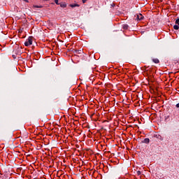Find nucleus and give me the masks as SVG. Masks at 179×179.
<instances>
[{
	"instance_id": "obj_13",
	"label": "nucleus",
	"mask_w": 179,
	"mask_h": 179,
	"mask_svg": "<svg viewBox=\"0 0 179 179\" xmlns=\"http://www.w3.org/2000/svg\"><path fill=\"white\" fill-rule=\"evenodd\" d=\"M142 174V172L141 171H137V176H141Z\"/></svg>"
},
{
	"instance_id": "obj_9",
	"label": "nucleus",
	"mask_w": 179,
	"mask_h": 179,
	"mask_svg": "<svg viewBox=\"0 0 179 179\" xmlns=\"http://www.w3.org/2000/svg\"><path fill=\"white\" fill-rule=\"evenodd\" d=\"M122 27H123L124 30H128L129 26H128V24H124L122 25Z\"/></svg>"
},
{
	"instance_id": "obj_19",
	"label": "nucleus",
	"mask_w": 179,
	"mask_h": 179,
	"mask_svg": "<svg viewBox=\"0 0 179 179\" xmlns=\"http://www.w3.org/2000/svg\"><path fill=\"white\" fill-rule=\"evenodd\" d=\"M176 107H177V108H179V103L176 104Z\"/></svg>"
},
{
	"instance_id": "obj_2",
	"label": "nucleus",
	"mask_w": 179,
	"mask_h": 179,
	"mask_svg": "<svg viewBox=\"0 0 179 179\" xmlns=\"http://www.w3.org/2000/svg\"><path fill=\"white\" fill-rule=\"evenodd\" d=\"M33 44V37L29 36L26 42H24L25 47H29V45H31Z\"/></svg>"
},
{
	"instance_id": "obj_17",
	"label": "nucleus",
	"mask_w": 179,
	"mask_h": 179,
	"mask_svg": "<svg viewBox=\"0 0 179 179\" xmlns=\"http://www.w3.org/2000/svg\"><path fill=\"white\" fill-rule=\"evenodd\" d=\"M35 8H42V6H36Z\"/></svg>"
},
{
	"instance_id": "obj_11",
	"label": "nucleus",
	"mask_w": 179,
	"mask_h": 179,
	"mask_svg": "<svg viewBox=\"0 0 179 179\" xmlns=\"http://www.w3.org/2000/svg\"><path fill=\"white\" fill-rule=\"evenodd\" d=\"M173 29H174L175 30H178V29H179L178 25H177V24L174 25V26H173Z\"/></svg>"
},
{
	"instance_id": "obj_18",
	"label": "nucleus",
	"mask_w": 179,
	"mask_h": 179,
	"mask_svg": "<svg viewBox=\"0 0 179 179\" xmlns=\"http://www.w3.org/2000/svg\"><path fill=\"white\" fill-rule=\"evenodd\" d=\"M22 29H20L18 31V33H22Z\"/></svg>"
},
{
	"instance_id": "obj_21",
	"label": "nucleus",
	"mask_w": 179,
	"mask_h": 179,
	"mask_svg": "<svg viewBox=\"0 0 179 179\" xmlns=\"http://www.w3.org/2000/svg\"><path fill=\"white\" fill-rule=\"evenodd\" d=\"M23 1H24V2L29 3V0H23Z\"/></svg>"
},
{
	"instance_id": "obj_6",
	"label": "nucleus",
	"mask_w": 179,
	"mask_h": 179,
	"mask_svg": "<svg viewBox=\"0 0 179 179\" xmlns=\"http://www.w3.org/2000/svg\"><path fill=\"white\" fill-rule=\"evenodd\" d=\"M169 22H175V23H179V18L178 17H177L176 19L173 18L172 20Z\"/></svg>"
},
{
	"instance_id": "obj_4",
	"label": "nucleus",
	"mask_w": 179,
	"mask_h": 179,
	"mask_svg": "<svg viewBox=\"0 0 179 179\" xmlns=\"http://www.w3.org/2000/svg\"><path fill=\"white\" fill-rule=\"evenodd\" d=\"M74 52L76 53V54H83V50H74Z\"/></svg>"
},
{
	"instance_id": "obj_14",
	"label": "nucleus",
	"mask_w": 179,
	"mask_h": 179,
	"mask_svg": "<svg viewBox=\"0 0 179 179\" xmlns=\"http://www.w3.org/2000/svg\"><path fill=\"white\" fill-rule=\"evenodd\" d=\"M3 29H5V25H3V27L0 26V31L1 30H3Z\"/></svg>"
},
{
	"instance_id": "obj_1",
	"label": "nucleus",
	"mask_w": 179,
	"mask_h": 179,
	"mask_svg": "<svg viewBox=\"0 0 179 179\" xmlns=\"http://www.w3.org/2000/svg\"><path fill=\"white\" fill-rule=\"evenodd\" d=\"M144 19H145V17L141 13L136 14L134 16V20H136L137 22H141V21L143 20Z\"/></svg>"
},
{
	"instance_id": "obj_22",
	"label": "nucleus",
	"mask_w": 179,
	"mask_h": 179,
	"mask_svg": "<svg viewBox=\"0 0 179 179\" xmlns=\"http://www.w3.org/2000/svg\"><path fill=\"white\" fill-rule=\"evenodd\" d=\"M52 26H54V24H51Z\"/></svg>"
},
{
	"instance_id": "obj_20",
	"label": "nucleus",
	"mask_w": 179,
	"mask_h": 179,
	"mask_svg": "<svg viewBox=\"0 0 179 179\" xmlns=\"http://www.w3.org/2000/svg\"><path fill=\"white\" fill-rule=\"evenodd\" d=\"M111 6L114 7V6H115V4H114V3H113V4H111Z\"/></svg>"
},
{
	"instance_id": "obj_16",
	"label": "nucleus",
	"mask_w": 179,
	"mask_h": 179,
	"mask_svg": "<svg viewBox=\"0 0 179 179\" xmlns=\"http://www.w3.org/2000/svg\"><path fill=\"white\" fill-rule=\"evenodd\" d=\"M83 1V3H86V2L87 1V0H82Z\"/></svg>"
},
{
	"instance_id": "obj_3",
	"label": "nucleus",
	"mask_w": 179,
	"mask_h": 179,
	"mask_svg": "<svg viewBox=\"0 0 179 179\" xmlns=\"http://www.w3.org/2000/svg\"><path fill=\"white\" fill-rule=\"evenodd\" d=\"M78 27H80L81 29H85V27H83L82 25H79V24H73V30H76V29H78Z\"/></svg>"
},
{
	"instance_id": "obj_10",
	"label": "nucleus",
	"mask_w": 179,
	"mask_h": 179,
	"mask_svg": "<svg viewBox=\"0 0 179 179\" xmlns=\"http://www.w3.org/2000/svg\"><path fill=\"white\" fill-rule=\"evenodd\" d=\"M71 8H76V6H79V4H71Z\"/></svg>"
},
{
	"instance_id": "obj_23",
	"label": "nucleus",
	"mask_w": 179,
	"mask_h": 179,
	"mask_svg": "<svg viewBox=\"0 0 179 179\" xmlns=\"http://www.w3.org/2000/svg\"><path fill=\"white\" fill-rule=\"evenodd\" d=\"M178 24L179 25V23H178Z\"/></svg>"
},
{
	"instance_id": "obj_15",
	"label": "nucleus",
	"mask_w": 179,
	"mask_h": 179,
	"mask_svg": "<svg viewBox=\"0 0 179 179\" xmlns=\"http://www.w3.org/2000/svg\"><path fill=\"white\" fill-rule=\"evenodd\" d=\"M55 4L56 5H59V1L58 0H55Z\"/></svg>"
},
{
	"instance_id": "obj_7",
	"label": "nucleus",
	"mask_w": 179,
	"mask_h": 179,
	"mask_svg": "<svg viewBox=\"0 0 179 179\" xmlns=\"http://www.w3.org/2000/svg\"><path fill=\"white\" fill-rule=\"evenodd\" d=\"M149 142H150V140L149 138H145L142 143H149Z\"/></svg>"
},
{
	"instance_id": "obj_12",
	"label": "nucleus",
	"mask_w": 179,
	"mask_h": 179,
	"mask_svg": "<svg viewBox=\"0 0 179 179\" xmlns=\"http://www.w3.org/2000/svg\"><path fill=\"white\" fill-rule=\"evenodd\" d=\"M61 8H66V4L62 3L60 4Z\"/></svg>"
},
{
	"instance_id": "obj_24",
	"label": "nucleus",
	"mask_w": 179,
	"mask_h": 179,
	"mask_svg": "<svg viewBox=\"0 0 179 179\" xmlns=\"http://www.w3.org/2000/svg\"><path fill=\"white\" fill-rule=\"evenodd\" d=\"M0 178H1V176H0Z\"/></svg>"
},
{
	"instance_id": "obj_8",
	"label": "nucleus",
	"mask_w": 179,
	"mask_h": 179,
	"mask_svg": "<svg viewBox=\"0 0 179 179\" xmlns=\"http://www.w3.org/2000/svg\"><path fill=\"white\" fill-rule=\"evenodd\" d=\"M152 62L155 64H159L160 62V60L159 59H152Z\"/></svg>"
},
{
	"instance_id": "obj_5",
	"label": "nucleus",
	"mask_w": 179,
	"mask_h": 179,
	"mask_svg": "<svg viewBox=\"0 0 179 179\" xmlns=\"http://www.w3.org/2000/svg\"><path fill=\"white\" fill-rule=\"evenodd\" d=\"M155 137L157 138V139H159V141H163V137L159 134L155 135Z\"/></svg>"
}]
</instances>
